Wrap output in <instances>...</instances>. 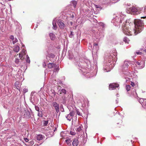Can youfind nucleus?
Segmentation results:
<instances>
[{"mask_svg":"<svg viewBox=\"0 0 146 146\" xmlns=\"http://www.w3.org/2000/svg\"><path fill=\"white\" fill-rule=\"evenodd\" d=\"M135 27L131 31L129 29V27L130 26V23L129 21H126L125 23H123L122 27L123 33L125 35H135L140 33L143 29L144 23L143 21L140 19H136L134 20Z\"/></svg>","mask_w":146,"mask_h":146,"instance_id":"f257e3e1","label":"nucleus"},{"mask_svg":"<svg viewBox=\"0 0 146 146\" xmlns=\"http://www.w3.org/2000/svg\"><path fill=\"white\" fill-rule=\"evenodd\" d=\"M117 53L115 50L113 52L112 51L111 53H107L105 55V63H108L107 64L110 67V65L112 64L113 62V64L112 66H114V62H116L117 60Z\"/></svg>","mask_w":146,"mask_h":146,"instance_id":"f03ea898","label":"nucleus"},{"mask_svg":"<svg viewBox=\"0 0 146 146\" xmlns=\"http://www.w3.org/2000/svg\"><path fill=\"white\" fill-rule=\"evenodd\" d=\"M125 16L122 13H120L118 15V16H116L112 20V22L113 23L115 26H117V25H120V23L124 21L123 23H125L126 21V20H125ZM123 26V25H122Z\"/></svg>","mask_w":146,"mask_h":146,"instance_id":"7ed1b4c3","label":"nucleus"},{"mask_svg":"<svg viewBox=\"0 0 146 146\" xmlns=\"http://www.w3.org/2000/svg\"><path fill=\"white\" fill-rule=\"evenodd\" d=\"M74 64L77 68L78 69L81 70L82 72H84L82 70L81 68H84L83 64H85V63H82L80 60H78L77 61L74 62Z\"/></svg>","mask_w":146,"mask_h":146,"instance_id":"20e7f679","label":"nucleus"},{"mask_svg":"<svg viewBox=\"0 0 146 146\" xmlns=\"http://www.w3.org/2000/svg\"><path fill=\"white\" fill-rule=\"evenodd\" d=\"M25 117L27 119H31L33 120L34 118V115L32 112L30 113L29 111L28 110L25 111L24 113Z\"/></svg>","mask_w":146,"mask_h":146,"instance_id":"39448f33","label":"nucleus"},{"mask_svg":"<svg viewBox=\"0 0 146 146\" xmlns=\"http://www.w3.org/2000/svg\"><path fill=\"white\" fill-rule=\"evenodd\" d=\"M129 11L128 10L127 11V13H130L131 11L134 15H137L139 14L140 13V11L138 10L135 7H132L131 8H130L129 9Z\"/></svg>","mask_w":146,"mask_h":146,"instance_id":"423d86ee","label":"nucleus"},{"mask_svg":"<svg viewBox=\"0 0 146 146\" xmlns=\"http://www.w3.org/2000/svg\"><path fill=\"white\" fill-rule=\"evenodd\" d=\"M75 115V112L73 111H71L69 114L67 115L66 116V117L68 120L70 121L72 118Z\"/></svg>","mask_w":146,"mask_h":146,"instance_id":"0eeeda50","label":"nucleus"},{"mask_svg":"<svg viewBox=\"0 0 146 146\" xmlns=\"http://www.w3.org/2000/svg\"><path fill=\"white\" fill-rule=\"evenodd\" d=\"M129 62L128 61H125L124 62L123 64L122 65V71L123 72L127 70V68L129 66Z\"/></svg>","mask_w":146,"mask_h":146,"instance_id":"6e6552de","label":"nucleus"},{"mask_svg":"<svg viewBox=\"0 0 146 146\" xmlns=\"http://www.w3.org/2000/svg\"><path fill=\"white\" fill-rule=\"evenodd\" d=\"M119 86V85L118 84L113 83L109 85V89L111 90H113L115 89L116 88H118Z\"/></svg>","mask_w":146,"mask_h":146,"instance_id":"1a4fd4ad","label":"nucleus"},{"mask_svg":"<svg viewBox=\"0 0 146 146\" xmlns=\"http://www.w3.org/2000/svg\"><path fill=\"white\" fill-rule=\"evenodd\" d=\"M53 106L55 108L56 112L58 113L59 111V105L56 102L52 103Z\"/></svg>","mask_w":146,"mask_h":146,"instance_id":"9d476101","label":"nucleus"},{"mask_svg":"<svg viewBox=\"0 0 146 146\" xmlns=\"http://www.w3.org/2000/svg\"><path fill=\"white\" fill-rule=\"evenodd\" d=\"M145 99L141 98L139 100V102L142 105L143 107L145 108L146 107V102L145 100Z\"/></svg>","mask_w":146,"mask_h":146,"instance_id":"9b49d317","label":"nucleus"},{"mask_svg":"<svg viewBox=\"0 0 146 146\" xmlns=\"http://www.w3.org/2000/svg\"><path fill=\"white\" fill-rule=\"evenodd\" d=\"M82 126L81 125L79 126V127L78 128H77L76 130L77 133L79 135H81V134L83 133V131H82Z\"/></svg>","mask_w":146,"mask_h":146,"instance_id":"f8f14e48","label":"nucleus"},{"mask_svg":"<svg viewBox=\"0 0 146 146\" xmlns=\"http://www.w3.org/2000/svg\"><path fill=\"white\" fill-rule=\"evenodd\" d=\"M26 53V51L24 49H23L22 50L20 53L19 54V57L20 59H21L23 56L25 55Z\"/></svg>","mask_w":146,"mask_h":146,"instance_id":"ddd939ff","label":"nucleus"},{"mask_svg":"<svg viewBox=\"0 0 146 146\" xmlns=\"http://www.w3.org/2000/svg\"><path fill=\"white\" fill-rule=\"evenodd\" d=\"M58 25L60 28L61 29H63L64 27V24L61 21H59L58 23Z\"/></svg>","mask_w":146,"mask_h":146,"instance_id":"4468645a","label":"nucleus"},{"mask_svg":"<svg viewBox=\"0 0 146 146\" xmlns=\"http://www.w3.org/2000/svg\"><path fill=\"white\" fill-rule=\"evenodd\" d=\"M48 68H53L54 67H56V64H54L52 63H49L48 64Z\"/></svg>","mask_w":146,"mask_h":146,"instance_id":"2eb2a0df","label":"nucleus"},{"mask_svg":"<svg viewBox=\"0 0 146 146\" xmlns=\"http://www.w3.org/2000/svg\"><path fill=\"white\" fill-rule=\"evenodd\" d=\"M49 36L50 39L52 40H54L56 38L55 35L53 33H50L49 34Z\"/></svg>","mask_w":146,"mask_h":146,"instance_id":"dca6fc26","label":"nucleus"},{"mask_svg":"<svg viewBox=\"0 0 146 146\" xmlns=\"http://www.w3.org/2000/svg\"><path fill=\"white\" fill-rule=\"evenodd\" d=\"M78 144V140L76 139H74L72 142V145L73 146H77Z\"/></svg>","mask_w":146,"mask_h":146,"instance_id":"f3484780","label":"nucleus"},{"mask_svg":"<svg viewBox=\"0 0 146 146\" xmlns=\"http://www.w3.org/2000/svg\"><path fill=\"white\" fill-rule=\"evenodd\" d=\"M56 18L54 19L52 22V25L53 26V29L56 30L57 29V26L56 23Z\"/></svg>","mask_w":146,"mask_h":146,"instance_id":"a211bd4d","label":"nucleus"},{"mask_svg":"<svg viewBox=\"0 0 146 146\" xmlns=\"http://www.w3.org/2000/svg\"><path fill=\"white\" fill-rule=\"evenodd\" d=\"M13 50L15 52H18L19 50V47L18 45L15 46L13 48Z\"/></svg>","mask_w":146,"mask_h":146,"instance_id":"6ab92c4d","label":"nucleus"},{"mask_svg":"<svg viewBox=\"0 0 146 146\" xmlns=\"http://www.w3.org/2000/svg\"><path fill=\"white\" fill-rule=\"evenodd\" d=\"M43 138V136L42 135L39 134L37 135L36 136V139L38 140H42Z\"/></svg>","mask_w":146,"mask_h":146,"instance_id":"aec40b11","label":"nucleus"},{"mask_svg":"<svg viewBox=\"0 0 146 146\" xmlns=\"http://www.w3.org/2000/svg\"><path fill=\"white\" fill-rule=\"evenodd\" d=\"M141 49L142 50V55L145 58H146V49L143 50L142 48Z\"/></svg>","mask_w":146,"mask_h":146,"instance_id":"412c9836","label":"nucleus"},{"mask_svg":"<svg viewBox=\"0 0 146 146\" xmlns=\"http://www.w3.org/2000/svg\"><path fill=\"white\" fill-rule=\"evenodd\" d=\"M129 41V40L128 38L126 37H125L123 38V41L126 43L128 44Z\"/></svg>","mask_w":146,"mask_h":146,"instance_id":"4be33fe9","label":"nucleus"},{"mask_svg":"<svg viewBox=\"0 0 146 146\" xmlns=\"http://www.w3.org/2000/svg\"><path fill=\"white\" fill-rule=\"evenodd\" d=\"M48 120H44L43 121V125L44 126H46L48 123Z\"/></svg>","mask_w":146,"mask_h":146,"instance_id":"5701e85b","label":"nucleus"},{"mask_svg":"<svg viewBox=\"0 0 146 146\" xmlns=\"http://www.w3.org/2000/svg\"><path fill=\"white\" fill-rule=\"evenodd\" d=\"M26 62L27 63H30V62L29 58L28 55L26 56Z\"/></svg>","mask_w":146,"mask_h":146,"instance_id":"b1692460","label":"nucleus"},{"mask_svg":"<svg viewBox=\"0 0 146 146\" xmlns=\"http://www.w3.org/2000/svg\"><path fill=\"white\" fill-rule=\"evenodd\" d=\"M38 116L40 117H42V112L41 111H38Z\"/></svg>","mask_w":146,"mask_h":146,"instance_id":"393cba45","label":"nucleus"},{"mask_svg":"<svg viewBox=\"0 0 146 146\" xmlns=\"http://www.w3.org/2000/svg\"><path fill=\"white\" fill-rule=\"evenodd\" d=\"M131 86L129 85H127L126 86V88L127 91H129L130 90Z\"/></svg>","mask_w":146,"mask_h":146,"instance_id":"a878e982","label":"nucleus"},{"mask_svg":"<svg viewBox=\"0 0 146 146\" xmlns=\"http://www.w3.org/2000/svg\"><path fill=\"white\" fill-rule=\"evenodd\" d=\"M76 113L78 115L80 116H82V113L79 111L78 110H76Z\"/></svg>","mask_w":146,"mask_h":146,"instance_id":"bb28decb","label":"nucleus"},{"mask_svg":"<svg viewBox=\"0 0 146 146\" xmlns=\"http://www.w3.org/2000/svg\"><path fill=\"white\" fill-rule=\"evenodd\" d=\"M144 17H141V18H145L146 17V8H145V9L144 10Z\"/></svg>","mask_w":146,"mask_h":146,"instance_id":"cd10ccee","label":"nucleus"},{"mask_svg":"<svg viewBox=\"0 0 146 146\" xmlns=\"http://www.w3.org/2000/svg\"><path fill=\"white\" fill-rule=\"evenodd\" d=\"M77 3V2L76 1H72V3L73 5L74 8H75Z\"/></svg>","mask_w":146,"mask_h":146,"instance_id":"c85d7f7f","label":"nucleus"},{"mask_svg":"<svg viewBox=\"0 0 146 146\" xmlns=\"http://www.w3.org/2000/svg\"><path fill=\"white\" fill-rule=\"evenodd\" d=\"M142 50L141 49H140V51H137L136 52V53L137 54H140L142 55Z\"/></svg>","mask_w":146,"mask_h":146,"instance_id":"c756f323","label":"nucleus"},{"mask_svg":"<svg viewBox=\"0 0 146 146\" xmlns=\"http://www.w3.org/2000/svg\"><path fill=\"white\" fill-rule=\"evenodd\" d=\"M48 56L49 57L52 58H54L55 57V55L53 54H49Z\"/></svg>","mask_w":146,"mask_h":146,"instance_id":"7c9ffc66","label":"nucleus"},{"mask_svg":"<svg viewBox=\"0 0 146 146\" xmlns=\"http://www.w3.org/2000/svg\"><path fill=\"white\" fill-rule=\"evenodd\" d=\"M17 41L18 40L16 38H14L12 41L13 44H15L16 42H17Z\"/></svg>","mask_w":146,"mask_h":146,"instance_id":"2f4dec72","label":"nucleus"},{"mask_svg":"<svg viewBox=\"0 0 146 146\" xmlns=\"http://www.w3.org/2000/svg\"><path fill=\"white\" fill-rule=\"evenodd\" d=\"M35 110L38 111H39V110H40V108H39V107L37 106H35Z\"/></svg>","mask_w":146,"mask_h":146,"instance_id":"473e14b6","label":"nucleus"},{"mask_svg":"<svg viewBox=\"0 0 146 146\" xmlns=\"http://www.w3.org/2000/svg\"><path fill=\"white\" fill-rule=\"evenodd\" d=\"M98 23L99 25L102 26L103 27H104L105 26L104 24L100 22L99 23Z\"/></svg>","mask_w":146,"mask_h":146,"instance_id":"72a5a7b5","label":"nucleus"},{"mask_svg":"<svg viewBox=\"0 0 146 146\" xmlns=\"http://www.w3.org/2000/svg\"><path fill=\"white\" fill-rule=\"evenodd\" d=\"M61 92L64 94H66V91L64 89H62L61 90Z\"/></svg>","mask_w":146,"mask_h":146,"instance_id":"f704fd0d","label":"nucleus"},{"mask_svg":"<svg viewBox=\"0 0 146 146\" xmlns=\"http://www.w3.org/2000/svg\"><path fill=\"white\" fill-rule=\"evenodd\" d=\"M69 37L70 38H72L73 36V33L72 31H71L70 34L69 36Z\"/></svg>","mask_w":146,"mask_h":146,"instance_id":"c9c22d12","label":"nucleus"},{"mask_svg":"<svg viewBox=\"0 0 146 146\" xmlns=\"http://www.w3.org/2000/svg\"><path fill=\"white\" fill-rule=\"evenodd\" d=\"M19 62V60L17 58H16L15 61V62L17 64H18Z\"/></svg>","mask_w":146,"mask_h":146,"instance_id":"e433bc0d","label":"nucleus"},{"mask_svg":"<svg viewBox=\"0 0 146 146\" xmlns=\"http://www.w3.org/2000/svg\"><path fill=\"white\" fill-rule=\"evenodd\" d=\"M59 70V68H55L54 69L53 71H54V72H56V71L57 72Z\"/></svg>","mask_w":146,"mask_h":146,"instance_id":"4c0bfd02","label":"nucleus"},{"mask_svg":"<svg viewBox=\"0 0 146 146\" xmlns=\"http://www.w3.org/2000/svg\"><path fill=\"white\" fill-rule=\"evenodd\" d=\"M70 134L72 135H75L76 133L74 132L73 131H70Z\"/></svg>","mask_w":146,"mask_h":146,"instance_id":"58836bf2","label":"nucleus"},{"mask_svg":"<svg viewBox=\"0 0 146 146\" xmlns=\"http://www.w3.org/2000/svg\"><path fill=\"white\" fill-rule=\"evenodd\" d=\"M28 91V90L27 88H25L23 89V91L24 93H26Z\"/></svg>","mask_w":146,"mask_h":146,"instance_id":"ea45409f","label":"nucleus"},{"mask_svg":"<svg viewBox=\"0 0 146 146\" xmlns=\"http://www.w3.org/2000/svg\"><path fill=\"white\" fill-rule=\"evenodd\" d=\"M10 38L11 40L13 41L14 38L13 36L11 35L10 36Z\"/></svg>","mask_w":146,"mask_h":146,"instance_id":"a19ab883","label":"nucleus"},{"mask_svg":"<svg viewBox=\"0 0 146 146\" xmlns=\"http://www.w3.org/2000/svg\"><path fill=\"white\" fill-rule=\"evenodd\" d=\"M66 142L68 143V144H69V143H70V140H66Z\"/></svg>","mask_w":146,"mask_h":146,"instance_id":"79ce46f5","label":"nucleus"},{"mask_svg":"<svg viewBox=\"0 0 146 146\" xmlns=\"http://www.w3.org/2000/svg\"><path fill=\"white\" fill-rule=\"evenodd\" d=\"M131 85L132 87H133L135 85L134 83L132 82H131Z\"/></svg>","mask_w":146,"mask_h":146,"instance_id":"37998d69","label":"nucleus"},{"mask_svg":"<svg viewBox=\"0 0 146 146\" xmlns=\"http://www.w3.org/2000/svg\"><path fill=\"white\" fill-rule=\"evenodd\" d=\"M140 63H141L139 61L137 62H136V64L137 65H141Z\"/></svg>","mask_w":146,"mask_h":146,"instance_id":"c03bdc74","label":"nucleus"},{"mask_svg":"<svg viewBox=\"0 0 146 146\" xmlns=\"http://www.w3.org/2000/svg\"><path fill=\"white\" fill-rule=\"evenodd\" d=\"M103 70L104 72H108L109 71L107 70V69L106 68H103Z\"/></svg>","mask_w":146,"mask_h":146,"instance_id":"a18cd8bd","label":"nucleus"},{"mask_svg":"<svg viewBox=\"0 0 146 146\" xmlns=\"http://www.w3.org/2000/svg\"><path fill=\"white\" fill-rule=\"evenodd\" d=\"M94 21V22H95L94 24H97L98 21L96 19H93Z\"/></svg>","mask_w":146,"mask_h":146,"instance_id":"49530a36","label":"nucleus"},{"mask_svg":"<svg viewBox=\"0 0 146 146\" xmlns=\"http://www.w3.org/2000/svg\"><path fill=\"white\" fill-rule=\"evenodd\" d=\"M43 66L44 67H45L46 66V62H44L43 64Z\"/></svg>","mask_w":146,"mask_h":146,"instance_id":"de8ad7c7","label":"nucleus"},{"mask_svg":"<svg viewBox=\"0 0 146 146\" xmlns=\"http://www.w3.org/2000/svg\"><path fill=\"white\" fill-rule=\"evenodd\" d=\"M24 140L26 142H27L29 141L28 139L27 138H25Z\"/></svg>","mask_w":146,"mask_h":146,"instance_id":"09e8293b","label":"nucleus"},{"mask_svg":"<svg viewBox=\"0 0 146 146\" xmlns=\"http://www.w3.org/2000/svg\"><path fill=\"white\" fill-rule=\"evenodd\" d=\"M96 46H96H97L98 47V44L96 43H94V46Z\"/></svg>","mask_w":146,"mask_h":146,"instance_id":"8fccbe9b","label":"nucleus"},{"mask_svg":"<svg viewBox=\"0 0 146 146\" xmlns=\"http://www.w3.org/2000/svg\"><path fill=\"white\" fill-rule=\"evenodd\" d=\"M131 4L130 3H127V5L128 6H131Z\"/></svg>","mask_w":146,"mask_h":146,"instance_id":"3c124183","label":"nucleus"},{"mask_svg":"<svg viewBox=\"0 0 146 146\" xmlns=\"http://www.w3.org/2000/svg\"><path fill=\"white\" fill-rule=\"evenodd\" d=\"M116 103H117L118 102V98H117L116 100Z\"/></svg>","mask_w":146,"mask_h":146,"instance_id":"603ef678","label":"nucleus"},{"mask_svg":"<svg viewBox=\"0 0 146 146\" xmlns=\"http://www.w3.org/2000/svg\"><path fill=\"white\" fill-rule=\"evenodd\" d=\"M71 17L72 18L74 17V16L73 15L71 16Z\"/></svg>","mask_w":146,"mask_h":146,"instance_id":"864d4df0","label":"nucleus"},{"mask_svg":"<svg viewBox=\"0 0 146 146\" xmlns=\"http://www.w3.org/2000/svg\"><path fill=\"white\" fill-rule=\"evenodd\" d=\"M64 98L63 100H64V102H66L65 100V98Z\"/></svg>","mask_w":146,"mask_h":146,"instance_id":"5fc2aeb1","label":"nucleus"},{"mask_svg":"<svg viewBox=\"0 0 146 146\" xmlns=\"http://www.w3.org/2000/svg\"><path fill=\"white\" fill-rule=\"evenodd\" d=\"M31 144H33V141H31Z\"/></svg>","mask_w":146,"mask_h":146,"instance_id":"6e6d98bb","label":"nucleus"},{"mask_svg":"<svg viewBox=\"0 0 146 146\" xmlns=\"http://www.w3.org/2000/svg\"><path fill=\"white\" fill-rule=\"evenodd\" d=\"M72 58H71L70 57V59H72Z\"/></svg>","mask_w":146,"mask_h":146,"instance_id":"4d7b16f0","label":"nucleus"},{"mask_svg":"<svg viewBox=\"0 0 146 146\" xmlns=\"http://www.w3.org/2000/svg\"><path fill=\"white\" fill-rule=\"evenodd\" d=\"M78 60H79V59H78V60H76V61H77ZM77 61H76V62ZM75 62H76V61Z\"/></svg>","mask_w":146,"mask_h":146,"instance_id":"13d9d810","label":"nucleus"}]
</instances>
